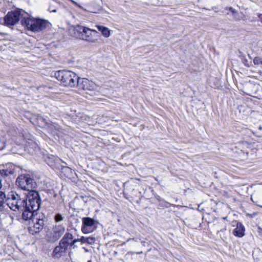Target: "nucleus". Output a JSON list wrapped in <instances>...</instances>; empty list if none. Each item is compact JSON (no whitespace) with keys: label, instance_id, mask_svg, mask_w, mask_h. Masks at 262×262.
I'll return each instance as SVG.
<instances>
[{"label":"nucleus","instance_id":"obj_1","mask_svg":"<svg viewBox=\"0 0 262 262\" xmlns=\"http://www.w3.org/2000/svg\"><path fill=\"white\" fill-rule=\"evenodd\" d=\"M73 36L76 38L86 41L90 43H96L98 41V32L95 30L78 25L72 29Z\"/></svg>","mask_w":262,"mask_h":262},{"label":"nucleus","instance_id":"obj_2","mask_svg":"<svg viewBox=\"0 0 262 262\" xmlns=\"http://www.w3.org/2000/svg\"><path fill=\"white\" fill-rule=\"evenodd\" d=\"M21 24L28 30L38 32L45 29L49 23L46 20L34 17H25L21 20Z\"/></svg>","mask_w":262,"mask_h":262},{"label":"nucleus","instance_id":"obj_3","mask_svg":"<svg viewBox=\"0 0 262 262\" xmlns=\"http://www.w3.org/2000/svg\"><path fill=\"white\" fill-rule=\"evenodd\" d=\"M54 76L66 86L73 87L76 85L78 76L71 71L60 70L54 73Z\"/></svg>","mask_w":262,"mask_h":262},{"label":"nucleus","instance_id":"obj_4","mask_svg":"<svg viewBox=\"0 0 262 262\" xmlns=\"http://www.w3.org/2000/svg\"><path fill=\"white\" fill-rule=\"evenodd\" d=\"M16 185L21 189L27 190L30 192L35 191L37 184L34 180L28 174H21L19 176L16 181Z\"/></svg>","mask_w":262,"mask_h":262},{"label":"nucleus","instance_id":"obj_5","mask_svg":"<svg viewBox=\"0 0 262 262\" xmlns=\"http://www.w3.org/2000/svg\"><path fill=\"white\" fill-rule=\"evenodd\" d=\"M40 199L37 191H31L28 192L27 199L26 200V208L37 211L40 207Z\"/></svg>","mask_w":262,"mask_h":262},{"label":"nucleus","instance_id":"obj_6","mask_svg":"<svg viewBox=\"0 0 262 262\" xmlns=\"http://www.w3.org/2000/svg\"><path fill=\"white\" fill-rule=\"evenodd\" d=\"M65 231V228L62 225L55 226L52 231L48 232L46 235L47 240L51 243L57 241Z\"/></svg>","mask_w":262,"mask_h":262},{"label":"nucleus","instance_id":"obj_7","mask_svg":"<svg viewBox=\"0 0 262 262\" xmlns=\"http://www.w3.org/2000/svg\"><path fill=\"white\" fill-rule=\"evenodd\" d=\"M76 84L79 89L92 91H98L99 87L95 82L86 78L78 77Z\"/></svg>","mask_w":262,"mask_h":262},{"label":"nucleus","instance_id":"obj_8","mask_svg":"<svg viewBox=\"0 0 262 262\" xmlns=\"http://www.w3.org/2000/svg\"><path fill=\"white\" fill-rule=\"evenodd\" d=\"M82 223L81 230L84 233H91L96 229V221L91 217H83Z\"/></svg>","mask_w":262,"mask_h":262},{"label":"nucleus","instance_id":"obj_9","mask_svg":"<svg viewBox=\"0 0 262 262\" xmlns=\"http://www.w3.org/2000/svg\"><path fill=\"white\" fill-rule=\"evenodd\" d=\"M32 222V225H30L29 228V231L31 234L39 233L43 229L44 221L37 215L35 217H33Z\"/></svg>","mask_w":262,"mask_h":262},{"label":"nucleus","instance_id":"obj_10","mask_svg":"<svg viewBox=\"0 0 262 262\" xmlns=\"http://www.w3.org/2000/svg\"><path fill=\"white\" fill-rule=\"evenodd\" d=\"M20 12L19 11H11L8 13L5 17V23L7 26L15 25L20 19Z\"/></svg>","mask_w":262,"mask_h":262},{"label":"nucleus","instance_id":"obj_11","mask_svg":"<svg viewBox=\"0 0 262 262\" xmlns=\"http://www.w3.org/2000/svg\"><path fill=\"white\" fill-rule=\"evenodd\" d=\"M9 135L11 136V139L17 145H27L24 135L22 133L17 132L15 130L10 131Z\"/></svg>","mask_w":262,"mask_h":262},{"label":"nucleus","instance_id":"obj_12","mask_svg":"<svg viewBox=\"0 0 262 262\" xmlns=\"http://www.w3.org/2000/svg\"><path fill=\"white\" fill-rule=\"evenodd\" d=\"M67 250L68 247L59 243V245L54 249L52 256L55 259H59L66 255Z\"/></svg>","mask_w":262,"mask_h":262},{"label":"nucleus","instance_id":"obj_13","mask_svg":"<svg viewBox=\"0 0 262 262\" xmlns=\"http://www.w3.org/2000/svg\"><path fill=\"white\" fill-rule=\"evenodd\" d=\"M19 198V195L15 192H11L9 195V197L7 200L6 205L9 207V208L16 211L17 207H16L17 204L18 199Z\"/></svg>","mask_w":262,"mask_h":262},{"label":"nucleus","instance_id":"obj_14","mask_svg":"<svg viewBox=\"0 0 262 262\" xmlns=\"http://www.w3.org/2000/svg\"><path fill=\"white\" fill-rule=\"evenodd\" d=\"M46 161L50 166L55 168H59L60 164L62 162L59 158L52 155L48 157Z\"/></svg>","mask_w":262,"mask_h":262},{"label":"nucleus","instance_id":"obj_15","mask_svg":"<svg viewBox=\"0 0 262 262\" xmlns=\"http://www.w3.org/2000/svg\"><path fill=\"white\" fill-rule=\"evenodd\" d=\"M245 228L244 226L240 222H237L236 227L233 231V234L235 236L242 237L245 234Z\"/></svg>","mask_w":262,"mask_h":262},{"label":"nucleus","instance_id":"obj_16","mask_svg":"<svg viewBox=\"0 0 262 262\" xmlns=\"http://www.w3.org/2000/svg\"><path fill=\"white\" fill-rule=\"evenodd\" d=\"M21 211H23L22 217L24 220H32L33 217H35L36 216L34 214V213L36 211L35 210L28 209V208H26V207L24 208V210Z\"/></svg>","mask_w":262,"mask_h":262},{"label":"nucleus","instance_id":"obj_17","mask_svg":"<svg viewBox=\"0 0 262 262\" xmlns=\"http://www.w3.org/2000/svg\"><path fill=\"white\" fill-rule=\"evenodd\" d=\"M73 236L70 233H66L62 239L60 241L59 243H61L62 245L68 247L69 246V243L73 239Z\"/></svg>","mask_w":262,"mask_h":262},{"label":"nucleus","instance_id":"obj_18","mask_svg":"<svg viewBox=\"0 0 262 262\" xmlns=\"http://www.w3.org/2000/svg\"><path fill=\"white\" fill-rule=\"evenodd\" d=\"M96 27L104 37L107 38L111 35L110 30L107 27L100 25H96Z\"/></svg>","mask_w":262,"mask_h":262},{"label":"nucleus","instance_id":"obj_19","mask_svg":"<svg viewBox=\"0 0 262 262\" xmlns=\"http://www.w3.org/2000/svg\"><path fill=\"white\" fill-rule=\"evenodd\" d=\"M8 168L10 169H4L2 170H0V172L2 174H4L5 176H8L9 174H11L14 173L15 172V168L14 166L11 163L8 164Z\"/></svg>","mask_w":262,"mask_h":262},{"label":"nucleus","instance_id":"obj_20","mask_svg":"<svg viewBox=\"0 0 262 262\" xmlns=\"http://www.w3.org/2000/svg\"><path fill=\"white\" fill-rule=\"evenodd\" d=\"M26 200L20 198V196L19 195V198L16 205V207H17L16 211L24 210V208L26 207Z\"/></svg>","mask_w":262,"mask_h":262},{"label":"nucleus","instance_id":"obj_21","mask_svg":"<svg viewBox=\"0 0 262 262\" xmlns=\"http://www.w3.org/2000/svg\"><path fill=\"white\" fill-rule=\"evenodd\" d=\"M80 242L82 244L87 243L90 245H92L95 242V238L92 236L84 237L82 236L79 238Z\"/></svg>","mask_w":262,"mask_h":262},{"label":"nucleus","instance_id":"obj_22","mask_svg":"<svg viewBox=\"0 0 262 262\" xmlns=\"http://www.w3.org/2000/svg\"><path fill=\"white\" fill-rule=\"evenodd\" d=\"M49 11L51 12H56L57 11L58 3L55 0H52L49 3Z\"/></svg>","mask_w":262,"mask_h":262},{"label":"nucleus","instance_id":"obj_23","mask_svg":"<svg viewBox=\"0 0 262 262\" xmlns=\"http://www.w3.org/2000/svg\"><path fill=\"white\" fill-rule=\"evenodd\" d=\"M7 200L5 193L0 191V209H2L6 205Z\"/></svg>","mask_w":262,"mask_h":262},{"label":"nucleus","instance_id":"obj_24","mask_svg":"<svg viewBox=\"0 0 262 262\" xmlns=\"http://www.w3.org/2000/svg\"><path fill=\"white\" fill-rule=\"evenodd\" d=\"M253 63L255 65L262 64V57L259 56L255 57L253 59Z\"/></svg>","mask_w":262,"mask_h":262},{"label":"nucleus","instance_id":"obj_25","mask_svg":"<svg viewBox=\"0 0 262 262\" xmlns=\"http://www.w3.org/2000/svg\"><path fill=\"white\" fill-rule=\"evenodd\" d=\"M55 220L56 222H59L62 221L63 220V217L61 214L58 213L55 215Z\"/></svg>","mask_w":262,"mask_h":262},{"label":"nucleus","instance_id":"obj_26","mask_svg":"<svg viewBox=\"0 0 262 262\" xmlns=\"http://www.w3.org/2000/svg\"><path fill=\"white\" fill-rule=\"evenodd\" d=\"M62 171L66 172L68 173H72V169L69 167H62Z\"/></svg>","mask_w":262,"mask_h":262},{"label":"nucleus","instance_id":"obj_27","mask_svg":"<svg viewBox=\"0 0 262 262\" xmlns=\"http://www.w3.org/2000/svg\"><path fill=\"white\" fill-rule=\"evenodd\" d=\"M80 242L79 240V238L75 239L74 240H72L71 242L69 243V246H73L75 243L77 242Z\"/></svg>","mask_w":262,"mask_h":262},{"label":"nucleus","instance_id":"obj_28","mask_svg":"<svg viewBox=\"0 0 262 262\" xmlns=\"http://www.w3.org/2000/svg\"><path fill=\"white\" fill-rule=\"evenodd\" d=\"M226 10L227 11L231 12L233 14V15H234L235 14L237 13V11H235V10L232 7L227 8Z\"/></svg>","mask_w":262,"mask_h":262},{"label":"nucleus","instance_id":"obj_29","mask_svg":"<svg viewBox=\"0 0 262 262\" xmlns=\"http://www.w3.org/2000/svg\"><path fill=\"white\" fill-rule=\"evenodd\" d=\"M5 147V144L3 141L0 140V150Z\"/></svg>","mask_w":262,"mask_h":262},{"label":"nucleus","instance_id":"obj_30","mask_svg":"<svg viewBox=\"0 0 262 262\" xmlns=\"http://www.w3.org/2000/svg\"><path fill=\"white\" fill-rule=\"evenodd\" d=\"M39 120L42 123H44L45 124H46L45 119L44 118L40 117L39 118Z\"/></svg>","mask_w":262,"mask_h":262},{"label":"nucleus","instance_id":"obj_31","mask_svg":"<svg viewBox=\"0 0 262 262\" xmlns=\"http://www.w3.org/2000/svg\"><path fill=\"white\" fill-rule=\"evenodd\" d=\"M257 16L259 19V20L262 23V14H258Z\"/></svg>","mask_w":262,"mask_h":262},{"label":"nucleus","instance_id":"obj_32","mask_svg":"<svg viewBox=\"0 0 262 262\" xmlns=\"http://www.w3.org/2000/svg\"><path fill=\"white\" fill-rule=\"evenodd\" d=\"M72 2L73 4H74L75 6L80 7V6L75 1L73 0H70Z\"/></svg>","mask_w":262,"mask_h":262},{"label":"nucleus","instance_id":"obj_33","mask_svg":"<svg viewBox=\"0 0 262 262\" xmlns=\"http://www.w3.org/2000/svg\"><path fill=\"white\" fill-rule=\"evenodd\" d=\"M141 243H142V245H143V246H144V244H145V242H144V241H142Z\"/></svg>","mask_w":262,"mask_h":262},{"label":"nucleus","instance_id":"obj_34","mask_svg":"<svg viewBox=\"0 0 262 262\" xmlns=\"http://www.w3.org/2000/svg\"><path fill=\"white\" fill-rule=\"evenodd\" d=\"M40 125H41V126H42L43 127V126H44V124H40Z\"/></svg>","mask_w":262,"mask_h":262},{"label":"nucleus","instance_id":"obj_35","mask_svg":"<svg viewBox=\"0 0 262 262\" xmlns=\"http://www.w3.org/2000/svg\"><path fill=\"white\" fill-rule=\"evenodd\" d=\"M142 253V252H138V254H141Z\"/></svg>","mask_w":262,"mask_h":262},{"label":"nucleus","instance_id":"obj_36","mask_svg":"<svg viewBox=\"0 0 262 262\" xmlns=\"http://www.w3.org/2000/svg\"><path fill=\"white\" fill-rule=\"evenodd\" d=\"M130 240V239H127V242L129 241Z\"/></svg>","mask_w":262,"mask_h":262},{"label":"nucleus","instance_id":"obj_37","mask_svg":"<svg viewBox=\"0 0 262 262\" xmlns=\"http://www.w3.org/2000/svg\"><path fill=\"white\" fill-rule=\"evenodd\" d=\"M88 262H92L91 260H89Z\"/></svg>","mask_w":262,"mask_h":262}]
</instances>
